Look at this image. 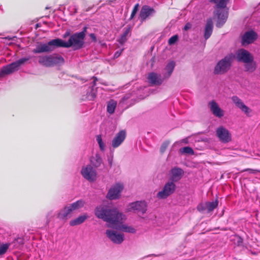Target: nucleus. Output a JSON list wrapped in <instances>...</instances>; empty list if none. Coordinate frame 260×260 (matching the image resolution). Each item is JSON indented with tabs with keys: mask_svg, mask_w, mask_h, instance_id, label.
<instances>
[{
	"mask_svg": "<svg viewBox=\"0 0 260 260\" xmlns=\"http://www.w3.org/2000/svg\"><path fill=\"white\" fill-rule=\"evenodd\" d=\"M96 141L99 145L100 148L102 151H104L105 149V145L103 141L102 137L101 135H98L96 137Z\"/></svg>",
	"mask_w": 260,
	"mask_h": 260,
	"instance_id": "473e14b6",
	"label": "nucleus"
},
{
	"mask_svg": "<svg viewBox=\"0 0 260 260\" xmlns=\"http://www.w3.org/2000/svg\"><path fill=\"white\" fill-rule=\"evenodd\" d=\"M168 145V143H165L164 144H163V145H162V146L160 148V151L162 152H164L165 150V149L167 147Z\"/></svg>",
	"mask_w": 260,
	"mask_h": 260,
	"instance_id": "4c0bfd02",
	"label": "nucleus"
},
{
	"mask_svg": "<svg viewBox=\"0 0 260 260\" xmlns=\"http://www.w3.org/2000/svg\"><path fill=\"white\" fill-rule=\"evenodd\" d=\"M72 211L68 206L64 207L58 213L57 217L60 220H66L71 216Z\"/></svg>",
	"mask_w": 260,
	"mask_h": 260,
	"instance_id": "412c9836",
	"label": "nucleus"
},
{
	"mask_svg": "<svg viewBox=\"0 0 260 260\" xmlns=\"http://www.w3.org/2000/svg\"><path fill=\"white\" fill-rule=\"evenodd\" d=\"M178 40V36L174 35L171 37L169 40L168 43L169 45H173L175 44Z\"/></svg>",
	"mask_w": 260,
	"mask_h": 260,
	"instance_id": "e433bc0d",
	"label": "nucleus"
},
{
	"mask_svg": "<svg viewBox=\"0 0 260 260\" xmlns=\"http://www.w3.org/2000/svg\"><path fill=\"white\" fill-rule=\"evenodd\" d=\"M148 81L153 85H159L162 83L160 76L155 73H151L148 75Z\"/></svg>",
	"mask_w": 260,
	"mask_h": 260,
	"instance_id": "393cba45",
	"label": "nucleus"
},
{
	"mask_svg": "<svg viewBox=\"0 0 260 260\" xmlns=\"http://www.w3.org/2000/svg\"><path fill=\"white\" fill-rule=\"evenodd\" d=\"M117 103L114 101H110L107 105V111L110 114H113L114 112Z\"/></svg>",
	"mask_w": 260,
	"mask_h": 260,
	"instance_id": "7c9ffc66",
	"label": "nucleus"
},
{
	"mask_svg": "<svg viewBox=\"0 0 260 260\" xmlns=\"http://www.w3.org/2000/svg\"><path fill=\"white\" fill-rule=\"evenodd\" d=\"M90 162L93 166L98 167L102 163V159L99 154H96L91 158Z\"/></svg>",
	"mask_w": 260,
	"mask_h": 260,
	"instance_id": "c85d7f7f",
	"label": "nucleus"
},
{
	"mask_svg": "<svg viewBox=\"0 0 260 260\" xmlns=\"http://www.w3.org/2000/svg\"><path fill=\"white\" fill-rule=\"evenodd\" d=\"M38 62L40 64L47 67L62 64L64 59L60 55L53 54L50 55H42L38 57Z\"/></svg>",
	"mask_w": 260,
	"mask_h": 260,
	"instance_id": "20e7f679",
	"label": "nucleus"
},
{
	"mask_svg": "<svg viewBox=\"0 0 260 260\" xmlns=\"http://www.w3.org/2000/svg\"><path fill=\"white\" fill-rule=\"evenodd\" d=\"M89 36L93 41H96V37L94 34H90Z\"/></svg>",
	"mask_w": 260,
	"mask_h": 260,
	"instance_id": "ea45409f",
	"label": "nucleus"
},
{
	"mask_svg": "<svg viewBox=\"0 0 260 260\" xmlns=\"http://www.w3.org/2000/svg\"><path fill=\"white\" fill-rule=\"evenodd\" d=\"M216 135L219 141L223 143H227L232 141L231 133L223 126H219L216 129Z\"/></svg>",
	"mask_w": 260,
	"mask_h": 260,
	"instance_id": "1a4fd4ad",
	"label": "nucleus"
},
{
	"mask_svg": "<svg viewBox=\"0 0 260 260\" xmlns=\"http://www.w3.org/2000/svg\"><path fill=\"white\" fill-rule=\"evenodd\" d=\"M218 201L216 199L211 202H206L204 204H200L198 205L197 209L200 212H203L207 210L209 213L214 210L218 206Z\"/></svg>",
	"mask_w": 260,
	"mask_h": 260,
	"instance_id": "4468645a",
	"label": "nucleus"
},
{
	"mask_svg": "<svg viewBox=\"0 0 260 260\" xmlns=\"http://www.w3.org/2000/svg\"><path fill=\"white\" fill-rule=\"evenodd\" d=\"M123 189V186L121 183H118L113 185L110 188L107 194V198L111 200L119 198Z\"/></svg>",
	"mask_w": 260,
	"mask_h": 260,
	"instance_id": "f8f14e48",
	"label": "nucleus"
},
{
	"mask_svg": "<svg viewBox=\"0 0 260 260\" xmlns=\"http://www.w3.org/2000/svg\"><path fill=\"white\" fill-rule=\"evenodd\" d=\"M248 170V171H249L250 172V173H252V172H253V171H252V170H250V169H249V170Z\"/></svg>",
	"mask_w": 260,
	"mask_h": 260,
	"instance_id": "c03bdc74",
	"label": "nucleus"
},
{
	"mask_svg": "<svg viewBox=\"0 0 260 260\" xmlns=\"http://www.w3.org/2000/svg\"><path fill=\"white\" fill-rule=\"evenodd\" d=\"M85 36L84 31H82L72 35L67 42L59 39L60 47L69 48L73 47L74 49H79L84 44Z\"/></svg>",
	"mask_w": 260,
	"mask_h": 260,
	"instance_id": "f03ea898",
	"label": "nucleus"
},
{
	"mask_svg": "<svg viewBox=\"0 0 260 260\" xmlns=\"http://www.w3.org/2000/svg\"><path fill=\"white\" fill-rule=\"evenodd\" d=\"M213 21L211 18L207 20L205 28L204 37L206 40L208 39L212 33Z\"/></svg>",
	"mask_w": 260,
	"mask_h": 260,
	"instance_id": "b1692460",
	"label": "nucleus"
},
{
	"mask_svg": "<svg viewBox=\"0 0 260 260\" xmlns=\"http://www.w3.org/2000/svg\"><path fill=\"white\" fill-rule=\"evenodd\" d=\"M146 203L144 201H137L129 205V211H136L144 213L146 211Z\"/></svg>",
	"mask_w": 260,
	"mask_h": 260,
	"instance_id": "dca6fc26",
	"label": "nucleus"
},
{
	"mask_svg": "<svg viewBox=\"0 0 260 260\" xmlns=\"http://www.w3.org/2000/svg\"><path fill=\"white\" fill-rule=\"evenodd\" d=\"M106 234L107 237L115 244H120L124 240L123 234L118 233L113 230H107Z\"/></svg>",
	"mask_w": 260,
	"mask_h": 260,
	"instance_id": "ddd939ff",
	"label": "nucleus"
},
{
	"mask_svg": "<svg viewBox=\"0 0 260 260\" xmlns=\"http://www.w3.org/2000/svg\"><path fill=\"white\" fill-rule=\"evenodd\" d=\"M125 220V216L122 213H119L114 221L113 224H112L111 228L123 232L131 234L136 233V230L134 227L124 223Z\"/></svg>",
	"mask_w": 260,
	"mask_h": 260,
	"instance_id": "39448f33",
	"label": "nucleus"
},
{
	"mask_svg": "<svg viewBox=\"0 0 260 260\" xmlns=\"http://www.w3.org/2000/svg\"><path fill=\"white\" fill-rule=\"evenodd\" d=\"M56 47H60L59 39L52 40L47 43L38 44L33 50L35 53L51 52Z\"/></svg>",
	"mask_w": 260,
	"mask_h": 260,
	"instance_id": "423d86ee",
	"label": "nucleus"
},
{
	"mask_svg": "<svg viewBox=\"0 0 260 260\" xmlns=\"http://www.w3.org/2000/svg\"><path fill=\"white\" fill-rule=\"evenodd\" d=\"M191 24L190 23H187L184 26V29L185 30H187L190 29L191 28Z\"/></svg>",
	"mask_w": 260,
	"mask_h": 260,
	"instance_id": "58836bf2",
	"label": "nucleus"
},
{
	"mask_svg": "<svg viewBox=\"0 0 260 260\" xmlns=\"http://www.w3.org/2000/svg\"><path fill=\"white\" fill-rule=\"evenodd\" d=\"M210 109L214 115L221 118L224 115V111L219 107L217 103L212 101L209 103Z\"/></svg>",
	"mask_w": 260,
	"mask_h": 260,
	"instance_id": "6ab92c4d",
	"label": "nucleus"
},
{
	"mask_svg": "<svg viewBox=\"0 0 260 260\" xmlns=\"http://www.w3.org/2000/svg\"><path fill=\"white\" fill-rule=\"evenodd\" d=\"M120 212L115 209H111L106 205H99L94 209L96 217L106 222L107 226L112 227V224Z\"/></svg>",
	"mask_w": 260,
	"mask_h": 260,
	"instance_id": "f257e3e1",
	"label": "nucleus"
},
{
	"mask_svg": "<svg viewBox=\"0 0 260 260\" xmlns=\"http://www.w3.org/2000/svg\"><path fill=\"white\" fill-rule=\"evenodd\" d=\"M237 60L245 63L251 60L253 57L248 51L244 49H240L236 53Z\"/></svg>",
	"mask_w": 260,
	"mask_h": 260,
	"instance_id": "f3484780",
	"label": "nucleus"
},
{
	"mask_svg": "<svg viewBox=\"0 0 260 260\" xmlns=\"http://www.w3.org/2000/svg\"><path fill=\"white\" fill-rule=\"evenodd\" d=\"M28 58H22L4 67L2 69V74H10L17 71L19 67L28 60Z\"/></svg>",
	"mask_w": 260,
	"mask_h": 260,
	"instance_id": "6e6552de",
	"label": "nucleus"
},
{
	"mask_svg": "<svg viewBox=\"0 0 260 260\" xmlns=\"http://www.w3.org/2000/svg\"><path fill=\"white\" fill-rule=\"evenodd\" d=\"M126 133L124 131H120L112 140V145L113 147H118L125 138Z\"/></svg>",
	"mask_w": 260,
	"mask_h": 260,
	"instance_id": "aec40b11",
	"label": "nucleus"
},
{
	"mask_svg": "<svg viewBox=\"0 0 260 260\" xmlns=\"http://www.w3.org/2000/svg\"><path fill=\"white\" fill-rule=\"evenodd\" d=\"M129 31H130L129 28L126 29L125 30V31H124V32L123 33V34L121 36L120 40V42L121 43H123L126 41V36L129 34Z\"/></svg>",
	"mask_w": 260,
	"mask_h": 260,
	"instance_id": "f704fd0d",
	"label": "nucleus"
},
{
	"mask_svg": "<svg viewBox=\"0 0 260 260\" xmlns=\"http://www.w3.org/2000/svg\"><path fill=\"white\" fill-rule=\"evenodd\" d=\"M108 161H109V163L110 164V166H112V159H108Z\"/></svg>",
	"mask_w": 260,
	"mask_h": 260,
	"instance_id": "37998d69",
	"label": "nucleus"
},
{
	"mask_svg": "<svg viewBox=\"0 0 260 260\" xmlns=\"http://www.w3.org/2000/svg\"><path fill=\"white\" fill-rule=\"evenodd\" d=\"M175 189V184L172 182H169L165 185L162 190L157 193V197L159 199H166L173 193Z\"/></svg>",
	"mask_w": 260,
	"mask_h": 260,
	"instance_id": "9b49d317",
	"label": "nucleus"
},
{
	"mask_svg": "<svg viewBox=\"0 0 260 260\" xmlns=\"http://www.w3.org/2000/svg\"><path fill=\"white\" fill-rule=\"evenodd\" d=\"M257 38L256 32L253 30L246 32L242 37L241 43L245 45L253 43Z\"/></svg>",
	"mask_w": 260,
	"mask_h": 260,
	"instance_id": "2eb2a0df",
	"label": "nucleus"
},
{
	"mask_svg": "<svg viewBox=\"0 0 260 260\" xmlns=\"http://www.w3.org/2000/svg\"><path fill=\"white\" fill-rule=\"evenodd\" d=\"M183 174L182 169L178 168H174L171 171V179L174 181H177L181 179Z\"/></svg>",
	"mask_w": 260,
	"mask_h": 260,
	"instance_id": "5701e85b",
	"label": "nucleus"
},
{
	"mask_svg": "<svg viewBox=\"0 0 260 260\" xmlns=\"http://www.w3.org/2000/svg\"><path fill=\"white\" fill-rule=\"evenodd\" d=\"M84 202L82 200H78L74 203H73L69 205L68 206L71 209L72 212L74 211H77L81 208H82L84 205Z\"/></svg>",
	"mask_w": 260,
	"mask_h": 260,
	"instance_id": "bb28decb",
	"label": "nucleus"
},
{
	"mask_svg": "<svg viewBox=\"0 0 260 260\" xmlns=\"http://www.w3.org/2000/svg\"><path fill=\"white\" fill-rule=\"evenodd\" d=\"M232 101L237 107L240 109L247 116H250L251 113L250 109L246 106L241 99L237 96H234L232 97Z\"/></svg>",
	"mask_w": 260,
	"mask_h": 260,
	"instance_id": "a211bd4d",
	"label": "nucleus"
},
{
	"mask_svg": "<svg viewBox=\"0 0 260 260\" xmlns=\"http://www.w3.org/2000/svg\"><path fill=\"white\" fill-rule=\"evenodd\" d=\"M244 63V67L246 71L252 73L255 70L256 64V62L254 61L253 58L251 60L246 62Z\"/></svg>",
	"mask_w": 260,
	"mask_h": 260,
	"instance_id": "cd10ccee",
	"label": "nucleus"
},
{
	"mask_svg": "<svg viewBox=\"0 0 260 260\" xmlns=\"http://www.w3.org/2000/svg\"><path fill=\"white\" fill-rule=\"evenodd\" d=\"M139 7V4H137L135 5L131 13V19H132L136 15V13L138 11Z\"/></svg>",
	"mask_w": 260,
	"mask_h": 260,
	"instance_id": "c9c22d12",
	"label": "nucleus"
},
{
	"mask_svg": "<svg viewBox=\"0 0 260 260\" xmlns=\"http://www.w3.org/2000/svg\"><path fill=\"white\" fill-rule=\"evenodd\" d=\"M182 153L193 154L194 152L192 149L189 147H185L180 149Z\"/></svg>",
	"mask_w": 260,
	"mask_h": 260,
	"instance_id": "72a5a7b5",
	"label": "nucleus"
},
{
	"mask_svg": "<svg viewBox=\"0 0 260 260\" xmlns=\"http://www.w3.org/2000/svg\"><path fill=\"white\" fill-rule=\"evenodd\" d=\"M81 174L85 179L90 182L94 181L97 178V174L95 170L89 165L82 168Z\"/></svg>",
	"mask_w": 260,
	"mask_h": 260,
	"instance_id": "9d476101",
	"label": "nucleus"
},
{
	"mask_svg": "<svg viewBox=\"0 0 260 260\" xmlns=\"http://www.w3.org/2000/svg\"><path fill=\"white\" fill-rule=\"evenodd\" d=\"M70 35V32L69 31H67L66 32V34L64 35L63 37L66 38L67 36H68Z\"/></svg>",
	"mask_w": 260,
	"mask_h": 260,
	"instance_id": "a19ab883",
	"label": "nucleus"
},
{
	"mask_svg": "<svg viewBox=\"0 0 260 260\" xmlns=\"http://www.w3.org/2000/svg\"><path fill=\"white\" fill-rule=\"evenodd\" d=\"M120 53L116 52V53L115 54L114 56H115V57H118V56L120 55Z\"/></svg>",
	"mask_w": 260,
	"mask_h": 260,
	"instance_id": "79ce46f5",
	"label": "nucleus"
},
{
	"mask_svg": "<svg viewBox=\"0 0 260 260\" xmlns=\"http://www.w3.org/2000/svg\"><path fill=\"white\" fill-rule=\"evenodd\" d=\"M234 57V56L231 54L219 61L215 67V73L223 74L228 71L230 68L231 63Z\"/></svg>",
	"mask_w": 260,
	"mask_h": 260,
	"instance_id": "0eeeda50",
	"label": "nucleus"
},
{
	"mask_svg": "<svg viewBox=\"0 0 260 260\" xmlns=\"http://www.w3.org/2000/svg\"><path fill=\"white\" fill-rule=\"evenodd\" d=\"M229 0H212L216 4L217 15V22L216 25L218 27H221L226 21L228 18V9L226 4Z\"/></svg>",
	"mask_w": 260,
	"mask_h": 260,
	"instance_id": "7ed1b4c3",
	"label": "nucleus"
},
{
	"mask_svg": "<svg viewBox=\"0 0 260 260\" xmlns=\"http://www.w3.org/2000/svg\"><path fill=\"white\" fill-rule=\"evenodd\" d=\"M88 216L86 214L81 215L78 217L71 220L70 221V225L71 226H76L83 223L87 218Z\"/></svg>",
	"mask_w": 260,
	"mask_h": 260,
	"instance_id": "a878e982",
	"label": "nucleus"
},
{
	"mask_svg": "<svg viewBox=\"0 0 260 260\" xmlns=\"http://www.w3.org/2000/svg\"><path fill=\"white\" fill-rule=\"evenodd\" d=\"M10 246V243L0 244V255L4 254Z\"/></svg>",
	"mask_w": 260,
	"mask_h": 260,
	"instance_id": "2f4dec72",
	"label": "nucleus"
},
{
	"mask_svg": "<svg viewBox=\"0 0 260 260\" xmlns=\"http://www.w3.org/2000/svg\"><path fill=\"white\" fill-rule=\"evenodd\" d=\"M175 66V63L174 61H170L166 67V71L167 72L168 74L165 75L166 77H169L173 71Z\"/></svg>",
	"mask_w": 260,
	"mask_h": 260,
	"instance_id": "c756f323",
	"label": "nucleus"
},
{
	"mask_svg": "<svg viewBox=\"0 0 260 260\" xmlns=\"http://www.w3.org/2000/svg\"><path fill=\"white\" fill-rule=\"evenodd\" d=\"M154 13V11L153 9L151 8L148 6H144L142 7L141 10L140 17L141 19L143 21L149 16L152 15Z\"/></svg>",
	"mask_w": 260,
	"mask_h": 260,
	"instance_id": "4be33fe9",
	"label": "nucleus"
}]
</instances>
